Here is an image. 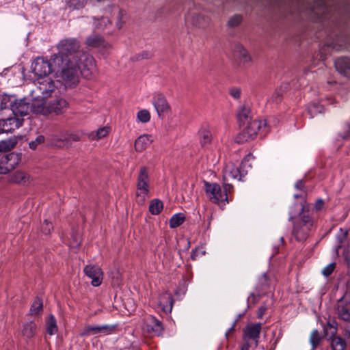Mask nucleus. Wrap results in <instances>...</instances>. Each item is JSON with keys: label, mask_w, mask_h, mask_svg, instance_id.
Masks as SVG:
<instances>
[{"label": "nucleus", "mask_w": 350, "mask_h": 350, "mask_svg": "<svg viewBox=\"0 0 350 350\" xmlns=\"http://www.w3.org/2000/svg\"><path fill=\"white\" fill-rule=\"evenodd\" d=\"M10 109L15 116H25L30 110L32 111L31 105H30L26 99L16 100L14 102H12Z\"/></svg>", "instance_id": "a211bd4d"}, {"label": "nucleus", "mask_w": 350, "mask_h": 350, "mask_svg": "<svg viewBox=\"0 0 350 350\" xmlns=\"http://www.w3.org/2000/svg\"><path fill=\"white\" fill-rule=\"evenodd\" d=\"M267 309V307L265 306H260L258 310L257 317L258 319H262L264 314H265Z\"/></svg>", "instance_id": "3c124183"}, {"label": "nucleus", "mask_w": 350, "mask_h": 350, "mask_svg": "<svg viewBox=\"0 0 350 350\" xmlns=\"http://www.w3.org/2000/svg\"><path fill=\"white\" fill-rule=\"evenodd\" d=\"M114 325H87L84 327L80 336L83 337L93 336V335H109L111 334L116 329Z\"/></svg>", "instance_id": "ddd939ff"}, {"label": "nucleus", "mask_w": 350, "mask_h": 350, "mask_svg": "<svg viewBox=\"0 0 350 350\" xmlns=\"http://www.w3.org/2000/svg\"><path fill=\"white\" fill-rule=\"evenodd\" d=\"M17 144L16 137H10L8 139L0 142V152H6L15 147Z\"/></svg>", "instance_id": "2f4dec72"}, {"label": "nucleus", "mask_w": 350, "mask_h": 350, "mask_svg": "<svg viewBox=\"0 0 350 350\" xmlns=\"http://www.w3.org/2000/svg\"><path fill=\"white\" fill-rule=\"evenodd\" d=\"M257 133H238L235 137V142L237 144H243L250 140L254 139L256 137Z\"/></svg>", "instance_id": "72a5a7b5"}, {"label": "nucleus", "mask_w": 350, "mask_h": 350, "mask_svg": "<svg viewBox=\"0 0 350 350\" xmlns=\"http://www.w3.org/2000/svg\"><path fill=\"white\" fill-rule=\"evenodd\" d=\"M86 44L90 47L100 48L104 51H107L111 48L109 43L97 34L90 36L86 40Z\"/></svg>", "instance_id": "4be33fe9"}, {"label": "nucleus", "mask_w": 350, "mask_h": 350, "mask_svg": "<svg viewBox=\"0 0 350 350\" xmlns=\"http://www.w3.org/2000/svg\"><path fill=\"white\" fill-rule=\"evenodd\" d=\"M42 300L39 297H36L31 306L29 314H37L42 310Z\"/></svg>", "instance_id": "4c0bfd02"}, {"label": "nucleus", "mask_w": 350, "mask_h": 350, "mask_svg": "<svg viewBox=\"0 0 350 350\" xmlns=\"http://www.w3.org/2000/svg\"><path fill=\"white\" fill-rule=\"evenodd\" d=\"M299 206V217L295 222L293 230V234L298 241L306 240L314 227V219L309 215L308 213L304 211V206L302 204H295Z\"/></svg>", "instance_id": "20e7f679"}, {"label": "nucleus", "mask_w": 350, "mask_h": 350, "mask_svg": "<svg viewBox=\"0 0 350 350\" xmlns=\"http://www.w3.org/2000/svg\"><path fill=\"white\" fill-rule=\"evenodd\" d=\"M65 1L70 10H81L85 6L88 0H65Z\"/></svg>", "instance_id": "c9c22d12"}, {"label": "nucleus", "mask_w": 350, "mask_h": 350, "mask_svg": "<svg viewBox=\"0 0 350 350\" xmlns=\"http://www.w3.org/2000/svg\"><path fill=\"white\" fill-rule=\"evenodd\" d=\"M68 107V102L62 97L55 96L54 98L46 100L33 99L31 102L32 112L38 114L47 115L51 113L61 114L64 113Z\"/></svg>", "instance_id": "7ed1b4c3"}, {"label": "nucleus", "mask_w": 350, "mask_h": 350, "mask_svg": "<svg viewBox=\"0 0 350 350\" xmlns=\"http://www.w3.org/2000/svg\"><path fill=\"white\" fill-rule=\"evenodd\" d=\"M244 174L240 171L238 166L232 163L228 162L223 170V184L226 189H232V185L229 182L234 180H242Z\"/></svg>", "instance_id": "9b49d317"}, {"label": "nucleus", "mask_w": 350, "mask_h": 350, "mask_svg": "<svg viewBox=\"0 0 350 350\" xmlns=\"http://www.w3.org/2000/svg\"><path fill=\"white\" fill-rule=\"evenodd\" d=\"M51 60L56 67L57 77L62 79L66 86L72 87L79 82L81 66L78 60L63 59L56 54L51 55Z\"/></svg>", "instance_id": "f257e3e1"}, {"label": "nucleus", "mask_w": 350, "mask_h": 350, "mask_svg": "<svg viewBox=\"0 0 350 350\" xmlns=\"http://www.w3.org/2000/svg\"><path fill=\"white\" fill-rule=\"evenodd\" d=\"M250 157H252V155L250 154L246 155L244 157L243 160L242 161L241 164L243 165L245 162L248 161L250 160Z\"/></svg>", "instance_id": "6e6d98bb"}, {"label": "nucleus", "mask_w": 350, "mask_h": 350, "mask_svg": "<svg viewBox=\"0 0 350 350\" xmlns=\"http://www.w3.org/2000/svg\"><path fill=\"white\" fill-rule=\"evenodd\" d=\"M336 313L344 321L350 322V295H345L337 301Z\"/></svg>", "instance_id": "2eb2a0df"}, {"label": "nucleus", "mask_w": 350, "mask_h": 350, "mask_svg": "<svg viewBox=\"0 0 350 350\" xmlns=\"http://www.w3.org/2000/svg\"><path fill=\"white\" fill-rule=\"evenodd\" d=\"M53 144L57 146H64V144H62L59 140L57 142H53Z\"/></svg>", "instance_id": "bf43d9fd"}, {"label": "nucleus", "mask_w": 350, "mask_h": 350, "mask_svg": "<svg viewBox=\"0 0 350 350\" xmlns=\"http://www.w3.org/2000/svg\"><path fill=\"white\" fill-rule=\"evenodd\" d=\"M324 330L325 335L329 336V338L335 336L337 334L338 323L334 319H329Z\"/></svg>", "instance_id": "c85d7f7f"}, {"label": "nucleus", "mask_w": 350, "mask_h": 350, "mask_svg": "<svg viewBox=\"0 0 350 350\" xmlns=\"http://www.w3.org/2000/svg\"><path fill=\"white\" fill-rule=\"evenodd\" d=\"M336 70L342 75L350 77V59L347 57L338 58L335 62Z\"/></svg>", "instance_id": "393cba45"}, {"label": "nucleus", "mask_w": 350, "mask_h": 350, "mask_svg": "<svg viewBox=\"0 0 350 350\" xmlns=\"http://www.w3.org/2000/svg\"><path fill=\"white\" fill-rule=\"evenodd\" d=\"M71 239L70 243V247L74 250H77L81 241L80 235L75 232H72L71 234Z\"/></svg>", "instance_id": "79ce46f5"}, {"label": "nucleus", "mask_w": 350, "mask_h": 350, "mask_svg": "<svg viewBox=\"0 0 350 350\" xmlns=\"http://www.w3.org/2000/svg\"><path fill=\"white\" fill-rule=\"evenodd\" d=\"M304 187V183L302 180H299L297 181L295 183V188L299 190H301Z\"/></svg>", "instance_id": "864d4df0"}, {"label": "nucleus", "mask_w": 350, "mask_h": 350, "mask_svg": "<svg viewBox=\"0 0 350 350\" xmlns=\"http://www.w3.org/2000/svg\"><path fill=\"white\" fill-rule=\"evenodd\" d=\"M97 131H100V132H103V131H106L105 130V127H103V128H99Z\"/></svg>", "instance_id": "052dcab7"}, {"label": "nucleus", "mask_w": 350, "mask_h": 350, "mask_svg": "<svg viewBox=\"0 0 350 350\" xmlns=\"http://www.w3.org/2000/svg\"><path fill=\"white\" fill-rule=\"evenodd\" d=\"M111 23L107 18L102 17L101 18L97 19L94 21L95 28L98 30H104L110 25Z\"/></svg>", "instance_id": "ea45409f"}, {"label": "nucleus", "mask_w": 350, "mask_h": 350, "mask_svg": "<svg viewBox=\"0 0 350 350\" xmlns=\"http://www.w3.org/2000/svg\"><path fill=\"white\" fill-rule=\"evenodd\" d=\"M262 329V324L260 323L247 325L244 331V340H253L255 347L258 345V339Z\"/></svg>", "instance_id": "aec40b11"}, {"label": "nucleus", "mask_w": 350, "mask_h": 350, "mask_svg": "<svg viewBox=\"0 0 350 350\" xmlns=\"http://www.w3.org/2000/svg\"><path fill=\"white\" fill-rule=\"evenodd\" d=\"M333 48L336 49V50H338V49H342V46H339L338 47L336 45L333 46Z\"/></svg>", "instance_id": "680f3d73"}, {"label": "nucleus", "mask_w": 350, "mask_h": 350, "mask_svg": "<svg viewBox=\"0 0 350 350\" xmlns=\"http://www.w3.org/2000/svg\"><path fill=\"white\" fill-rule=\"evenodd\" d=\"M349 284H350V281L349 282Z\"/></svg>", "instance_id": "69168bd1"}, {"label": "nucleus", "mask_w": 350, "mask_h": 350, "mask_svg": "<svg viewBox=\"0 0 350 350\" xmlns=\"http://www.w3.org/2000/svg\"><path fill=\"white\" fill-rule=\"evenodd\" d=\"M185 217L183 213H176L170 218L169 224L171 228H175L180 226L185 221Z\"/></svg>", "instance_id": "f704fd0d"}, {"label": "nucleus", "mask_w": 350, "mask_h": 350, "mask_svg": "<svg viewBox=\"0 0 350 350\" xmlns=\"http://www.w3.org/2000/svg\"><path fill=\"white\" fill-rule=\"evenodd\" d=\"M203 137V139H202V144H207V143L210 142L211 139V135H210V133H205V134L203 135V137Z\"/></svg>", "instance_id": "603ef678"}, {"label": "nucleus", "mask_w": 350, "mask_h": 350, "mask_svg": "<svg viewBox=\"0 0 350 350\" xmlns=\"http://www.w3.org/2000/svg\"><path fill=\"white\" fill-rule=\"evenodd\" d=\"M293 216L291 214V216H290V217H289V219H290V220H292V219H293Z\"/></svg>", "instance_id": "0e129e2a"}, {"label": "nucleus", "mask_w": 350, "mask_h": 350, "mask_svg": "<svg viewBox=\"0 0 350 350\" xmlns=\"http://www.w3.org/2000/svg\"><path fill=\"white\" fill-rule=\"evenodd\" d=\"M234 56L237 58L239 63L245 67H250L252 64V57L242 46L238 45L234 51Z\"/></svg>", "instance_id": "5701e85b"}, {"label": "nucleus", "mask_w": 350, "mask_h": 350, "mask_svg": "<svg viewBox=\"0 0 350 350\" xmlns=\"http://www.w3.org/2000/svg\"><path fill=\"white\" fill-rule=\"evenodd\" d=\"M331 346L333 350H345L346 349V341L340 336L330 337Z\"/></svg>", "instance_id": "c756f323"}, {"label": "nucleus", "mask_w": 350, "mask_h": 350, "mask_svg": "<svg viewBox=\"0 0 350 350\" xmlns=\"http://www.w3.org/2000/svg\"><path fill=\"white\" fill-rule=\"evenodd\" d=\"M46 330L50 335H53L57 332L56 320L53 315H50L46 322Z\"/></svg>", "instance_id": "473e14b6"}, {"label": "nucleus", "mask_w": 350, "mask_h": 350, "mask_svg": "<svg viewBox=\"0 0 350 350\" xmlns=\"http://www.w3.org/2000/svg\"><path fill=\"white\" fill-rule=\"evenodd\" d=\"M324 206V201L322 199H318L314 204V208L317 211H321Z\"/></svg>", "instance_id": "8fccbe9b"}, {"label": "nucleus", "mask_w": 350, "mask_h": 350, "mask_svg": "<svg viewBox=\"0 0 350 350\" xmlns=\"http://www.w3.org/2000/svg\"><path fill=\"white\" fill-rule=\"evenodd\" d=\"M81 66L80 72L85 77H90L97 72L94 58L90 54L82 52L78 57Z\"/></svg>", "instance_id": "f8f14e48"}, {"label": "nucleus", "mask_w": 350, "mask_h": 350, "mask_svg": "<svg viewBox=\"0 0 350 350\" xmlns=\"http://www.w3.org/2000/svg\"><path fill=\"white\" fill-rule=\"evenodd\" d=\"M335 267V262L329 263L325 267L323 268V269L322 270V274L325 277L329 276L333 273Z\"/></svg>", "instance_id": "c03bdc74"}, {"label": "nucleus", "mask_w": 350, "mask_h": 350, "mask_svg": "<svg viewBox=\"0 0 350 350\" xmlns=\"http://www.w3.org/2000/svg\"><path fill=\"white\" fill-rule=\"evenodd\" d=\"M88 138L90 140L99 139L106 136L105 133H87Z\"/></svg>", "instance_id": "a18cd8bd"}, {"label": "nucleus", "mask_w": 350, "mask_h": 350, "mask_svg": "<svg viewBox=\"0 0 350 350\" xmlns=\"http://www.w3.org/2000/svg\"><path fill=\"white\" fill-rule=\"evenodd\" d=\"M230 95L234 99H239L241 97V90L236 87H232L229 90Z\"/></svg>", "instance_id": "de8ad7c7"}, {"label": "nucleus", "mask_w": 350, "mask_h": 350, "mask_svg": "<svg viewBox=\"0 0 350 350\" xmlns=\"http://www.w3.org/2000/svg\"><path fill=\"white\" fill-rule=\"evenodd\" d=\"M321 340V336L317 329H314L310 336V342L312 345V350L315 349Z\"/></svg>", "instance_id": "58836bf2"}, {"label": "nucleus", "mask_w": 350, "mask_h": 350, "mask_svg": "<svg viewBox=\"0 0 350 350\" xmlns=\"http://www.w3.org/2000/svg\"><path fill=\"white\" fill-rule=\"evenodd\" d=\"M44 137L42 135H39L33 141L29 142V146L31 149L35 150L39 144L44 143Z\"/></svg>", "instance_id": "37998d69"}, {"label": "nucleus", "mask_w": 350, "mask_h": 350, "mask_svg": "<svg viewBox=\"0 0 350 350\" xmlns=\"http://www.w3.org/2000/svg\"><path fill=\"white\" fill-rule=\"evenodd\" d=\"M53 227L52 224L48 222L47 220H44L42 226V231L45 234H49L51 233Z\"/></svg>", "instance_id": "49530a36"}, {"label": "nucleus", "mask_w": 350, "mask_h": 350, "mask_svg": "<svg viewBox=\"0 0 350 350\" xmlns=\"http://www.w3.org/2000/svg\"><path fill=\"white\" fill-rule=\"evenodd\" d=\"M273 282L268 273H264L260 275L256 284V291L257 293H252L247 298V302L255 304L262 295L267 293L272 287Z\"/></svg>", "instance_id": "1a4fd4ad"}, {"label": "nucleus", "mask_w": 350, "mask_h": 350, "mask_svg": "<svg viewBox=\"0 0 350 350\" xmlns=\"http://www.w3.org/2000/svg\"><path fill=\"white\" fill-rule=\"evenodd\" d=\"M149 175L148 168L142 167L137 176L136 200L138 204H144L149 198Z\"/></svg>", "instance_id": "6e6552de"}, {"label": "nucleus", "mask_w": 350, "mask_h": 350, "mask_svg": "<svg viewBox=\"0 0 350 350\" xmlns=\"http://www.w3.org/2000/svg\"><path fill=\"white\" fill-rule=\"evenodd\" d=\"M152 104L159 117L167 113L170 111V107L165 96L161 93H155L153 95Z\"/></svg>", "instance_id": "f3484780"}, {"label": "nucleus", "mask_w": 350, "mask_h": 350, "mask_svg": "<svg viewBox=\"0 0 350 350\" xmlns=\"http://www.w3.org/2000/svg\"><path fill=\"white\" fill-rule=\"evenodd\" d=\"M84 274L91 279V284L97 287L99 286L103 280V272L100 267L96 265H87L83 269Z\"/></svg>", "instance_id": "4468645a"}, {"label": "nucleus", "mask_w": 350, "mask_h": 350, "mask_svg": "<svg viewBox=\"0 0 350 350\" xmlns=\"http://www.w3.org/2000/svg\"><path fill=\"white\" fill-rule=\"evenodd\" d=\"M1 160L0 164L8 168V173L12 169L15 168L21 162V154L17 152H11L5 154L1 152Z\"/></svg>", "instance_id": "6ab92c4d"}, {"label": "nucleus", "mask_w": 350, "mask_h": 350, "mask_svg": "<svg viewBox=\"0 0 350 350\" xmlns=\"http://www.w3.org/2000/svg\"><path fill=\"white\" fill-rule=\"evenodd\" d=\"M173 304L174 299L171 294L165 293L160 296L159 305L163 312H171Z\"/></svg>", "instance_id": "a878e982"}, {"label": "nucleus", "mask_w": 350, "mask_h": 350, "mask_svg": "<svg viewBox=\"0 0 350 350\" xmlns=\"http://www.w3.org/2000/svg\"><path fill=\"white\" fill-rule=\"evenodd\" d=\"M250 345L248 340H245V342L242 345L241 350H249Z\"/></svg>", "instance_id": "5fc2aeb1"}, {"label": "nucleus", "mask_w": 350, "mask_h": 350, "mask_svg": "<svg viewBox=\"0 0 350 350\" xmlns=\"http://www.w3.org/2000/svg\"><path fill=\"white\" fill-rule=\"evenodd\" d=\"M35 88L31 91L33 99L46 100L53 95L57 96L58 90L51 77H38L34 81Z\"/></svg>", "instance_id": "39448f33"}, {"label": "nucleus", "mask_w": 350, "mask_h": 350, "mask_svg": "<svg viewBox=\"0 0 350 350\" xmlns=\"http://www.w3.org/2000/svg\"><path fill=\"white\" fill-rule=\"evenodd\" d=\"M151 135L144 134L140 135L135 141V148L137 151L141 152L145 150L152 142Z\"/></svg>", "instance_id": "cd10ccee"}, {"label": "nucleus", "mask_w": 350, "mask_h": 350, "mask_svg": "<svg viewBox=\"0 0 350 350\" xmlns=\"http://www.w3.org/2000/svg\"><path fill=\"white\" fill-rule=\"evenodd\" d=\"M31 69L38 77H49L52 72H55L56 67L51 59L49 60L43 57H38L32 62Z\"/></svg>", "instance_id": "9d476101"}, {"label": "nucleus", "mask_w": 350, "mask_h": 350, "mask_svg": "<svg viewBox=\"0 0 350 350\" xmlns=\"http://www.w3.org/2000/svg\"><path fill=\"white\" fill-rule=\"evenodd\" d=\"M143 329L154 336H160L164 330L161 321L152 315L145 317Z\"/></svg>", "instance_id": "dca6fc26"}, {"label": "nucleus", "mask_w": 350, "mask_h": 350, "mask_svg": "<svg viewBox=\"0 0 350 350\" xmlns=\"http://www.w3.org/2000/svg\"><path fill=\"white\" fill-rule=\"evenodd\" d=\"M163 208V203L159 199H153L149 205V211L152 215H159Z\"/></svg>", "instance_id": "7c9ffc66"}, {"label": "nucleus", "mask_w": 350, "mask_h": 350, "mask_svg": "<svg viewBox=\"0 0 350 350\" xmlns=\"http://www.w3.org/2000/svg\"><path fill=\"white\" fill-rule=\"evenodd\" d=\"M57 47L59 53L57 55L63 59H69L70 60H78V57L83 52L79 50V42L75 38L62 40L58 44Z\"/></svg>", "instance_id": "423d86ee"}, {"label": "nucleus", "mask_w": 350, "mask_h": 350, "mask_svg": "<svg viewBox=\"0 0 350 350\" xmlns=\"http://www.w3.org/2000/svg\"><path fill=\"white\" fill-rule=\"evenodd\" d=\"M350 133H343V135H341V137L343 138V139H347L349 137V135Z\"/></svg>", "instance_id": "13d9d810"}, {"label": "nucleus", "mask_w": 350, "mask_h": 350, "mask_svg": "<svg viewBox=\"0 0 350 350\" xmlns=\"http://www.w3.org/2000/svg\"><path fill=\"white\" fill-rule=\"evenodd\" d=\"M324 111V107L319 103H312L308 105L307 111L310 118H312L318 113H321Z\"/></svg>", "instance_id": "e433bc0d"}, {"label": "nucleus", "mask_w": 350, "mask_h": 350, "mask_svg": "<svg viewBox=\"0 0 350 350\" xmlns=\"http://www.w3.org/2000/svg\"><path fill=\"white\" fill-rule=\"evenodd\" d=\"M204 190L207 198L213 203L220 206H225L228 203V192H230L231 189H226L224 186V190L217 183H210L204 182Z\"/></svg>", "instance_id": "0eeeda50"}, {"label": "nucleus", "mask_w": 350, "mask_h": 350, "mask_svg": "<svg viewBox=\"0 0 350 350\" xmlns=\"http://www.w3.org/2000/svg\"><path fill=\"white\" fill-rule=\"evenodd\" d=\"M30 180V176L23 171L17 170L13 172L10 176V181L12 183L25 185Z\"/></svg>", "instance_id": "bb28decb"}, {"label": "nucleus", "mask_w": 350, "mask_h": 350, "mask_svg": "<svg viewBox=\"0 0 350 350\" xmlns=\"http://www.w3.org/2000/svg\"><path fill=\"white\" fill-rule=\"evenodd\" d=\"M23 119L17 116L0 120V131H14L23 124Z\"/></svg>", "instance_id": "412c9836"}, {"label": "nucleus", "mask_w": 350, "mask_h": 350, "mask_svg": "<svg viewBox=\"0 0 350 350\" xmlns=\"http://www.w3.org/2000/svg\"><path fill=\"white\" fill-rule=\"evenodd\" d=\"M70 136L72 137V141H77L79 139V137L76 134H70Z\"/></svg>", "instance_id": "4d7b16f0"}, {"label": "nucleus", "mask_w": 350, "mask_h": 350, "mask_svg": "<svg viewBox=\"0 0 350 350\" xmlns=\"http://www.w3.org/2000/svg\"><path fill=\"white\" fill-rule=\"evenodd\" d=\"M37 329V325L34 321H31L25 322L22 325L21 331V334L24 338L28 340L31 339L36 336Z\"/></svg>", "instance_id": "b1692460"}, {"label": "nucleus", "mask_w": 350, "mask_h": 350, "mask_svg": "<svg viewBox=\"0 0 350 350\" xmlns=\"http://www.w3.org/2000/svg\"><path fill=\"white\" fill-rule=\"evenodd\" d=\"M137 118L139 121L146 123L150 119V113L147 109H142L137 112Z\"/></svg>", "instance_id": "a19ab883"}, {"label": "nucleus", "mask_w": 350, "mask_h": 350, "mask_svg": "<svg viewBox=\"0 0 350 350\" xmlns=\"http://www.w3.org/2000/svg\"><path fill=\"white\" fill-rule=\"evenodd\" d=\"M241 16L239 15L233 16L230 18V19L228 21V25L230 27H236L237 26L241 21Z\"/></svg>", "instance_id": "09e8293b"}, {"label": "nucleus", "mask_w": 350, "mask_h": 350, "mask_svg": "<svg viewBox=\"0 0 350 350\" xmlns=\"http://www.w3.org/2000/svg\"><path fill=\"white\" fill-rule=\"evenodd\" d=\"M345 129H349L350 130V126L349 124H347V127H345Z\"/></svg>", "instance_id": "e2e57ef3"}, {"label": "nucleus", "mask_w": 350, "mask_h": 350, "mask_svg": "<svg viewBox=\"0 0 350 350\" xmlns=\"http://www.w3.org/2000/svg\"><path fill=\"white\" fill-rule=\"evenodd\" d=\"M252 120V111L250 106L244 103L240 105L237 109V120L239 128L245 130H251L253 131H259L263 129H272V126L269 121L267 120H255L250 122Z\"/></svg>", "instance_id": "f03ea898"}]
</instances>
